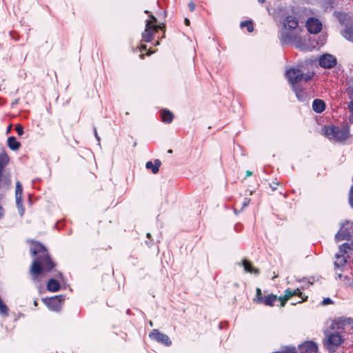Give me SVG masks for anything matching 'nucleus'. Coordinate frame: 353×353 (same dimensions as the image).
Segmentation results:
<instances>
[{
    "label": "nucleus",
    "instance_id": "43",
    "mask_svg": "<svg viewBox=\"0 0 353 353\" xmlns=\"http://www.w3.org/2000/svg\"><path fill=\"white\" fill-rule=\"evenodd\" d=\"M94 134H95V137L97 139L98 141H99V137H98V134H97V130L94 129Z\"/></svg>",
    "mask_w": 353,
    "mask_h": 353
},
{
    "label": "nucleus",
    "instance_id": "47",
    "mask_svg": "<svg viewBox=\"0 0 353 353\" xmlns=\"http://www.w3.org/2000/svg\"><path fill=\"white\" fill-rule=\"evenodd\" d=\"M245 200H246V201L244 203V206L247 205L248 204V202H249V200H247L246 199H245Z\"/></svg>",
    "mask_w": 353,
    "mask_h": 353
},
{
    "label": "nucleus",
    "instance_id": "5",
    "mask_svg": "<svg viewBox=\"0 0 353 353\" xmlns=\"http://www.w3.org/2000/svg\"><path fill=\"white\" fill-rule=\"evenodd\" d=\"M325 134L330 139L337 141L346 140L350 135V129L347 124L342 126H328L325 128Z\"/></svg>",
    "mask_w": 353,
    "mask_h": 353
},
{
    "label": "nucleus",
    "instance_id": "34",
    "mask_svg": "<svg viewBox=\"0 0 353 353\" xmlns=\"http://www.w3.org/2000/svg\"><path fill=\"white\" fill-rule=\"evenodd\" d=\"M188 7H189V9H190V11H194V9H195V4L194 3V2L190 1L188 3Z\"/></svg>",
    "mask_w": 353,
    "mask_h": 353
},
{
    "label": "nucleus",
    "instance_id": "20",
    "mask_svg": "<svg viewBox=\"0 0 353 353\" xmlns=\"http://www.w3.org/2000/svg\"><path fill=\"white\" fill-rule=\"evenodd\" d=\"M9 160L10 158L5 152H3L2 154H0V180L2 178L3 169L8 163Z\"/></svg>",
    "mask_w": 353,
    "mask_h": 353
},
{
    "label": "nucleus",
    "instance_id": "53",
    "mask_svg": "<svg viewBox=\"0 0 353 353\" xmlns=\"http://www.w3.org/2000/svg\"><path fill=\"white\" fill-rule=\"evenodd\" d=\"M150 325H152V321H150Z\"/></svg>",
    "mask_w": 353,
    "mask_h": 353
},
{
    "label": "nucleus",
    "instance_id": "40",
    "mask_svg": "<svg viewBox=\"0 0 353 353\" xmlns=\"http://www.w3.org/2000/svg\"><path fill=\"white\" fill-rule=\"evenodd\" d=\"M184 22H185V24L186 26H190V20L188 19H185V21Z\"/></svg>",
    "mask_w": 353,
    "mask_h": 353
},
{
    "label": "nucleus",
    "instance_id": "6",
    "mask_svg": "<svg viewBox=\"0 0 353 353\" xmlns=\"http://www.w3.org/2000/svg\"><path fill=\"white\" fill-rule=\"evenodd\" d=\"M353 251V243H343L339 247V251L336 254L334 265L337 268L344 266L347 263V258L349 254Z\"/></svg>",
    "mask_w": 353,
    "mask_h": 353
},
{
    "label": "nucleus",
    "instance_id": "16",
    "mask_svg": "<svg viewBox=\"0 0 353 353\" xmlns=\"http://www.w3.org/2000/svg\"><path fill=\"white\" fill-rule=\"evenodd\" d=\"M301 351L306 353H318V346L313 341H307L304 343L301 347Z\"/></svg>",
    "mask_w": 353,
    "mask_h": 353
},
{
    "label": "nucleus",
    "instance_id": "18",
    "mask_svg": "<svg viewBox=\"0 0 353 353\" xmlns=\"http://www.w3.org/2000/svg\"><path fill=\"white\" fill-rule=\"evenodd\" d=\"M312 109L317 113H321L325 109V103L321 99H314L312 103Z\"/></svg>",
    "mask_w": 353,
    "mask_h": 353
},
{
    "label": "nucleus",
    "instance_id": "46",
    "mask_svg": "<svg viewBox=\"0 0 353 353\" xmlns=\"http://www.w3.org/2000/svg\"><path fill=\"white\" fill-rule=\"evenodd\" d=\"M258 1L261 3H265V0H258Z\"/></svg>",
    "mask_w": 353,
    "mask_h": 353
},
{
    "label": "nucleus",
    "instance_id": "25",
    "mask_svg": "<svg viewBox=\"0 0 353 353\" xmlns=\"http://www.w3.org/2000/svg\"><path fill=\"white\" fill-rule=\"evenodd\" d=\"M347 94L350 99H353V77L349 81V86L347 89Z\"/></svg>",
    "mask_w": 353,
    "mask_h": 353
},
{
    "label": "nucleus",
    "instance_id": "41",
    "mask_svg": "<svg viewBox=\"0 0 353 353\" xmlns=\"http://www.w3.org/2000/svg\"><path fill=\"white\" fill-rule=\"evenodd\" d=\"M312 281H311V279H310L308 281V283L310 284V285H314L315 284L314 279L312 278Z\"/></svg>",
    "mask_w": 353,
    "mask_h": 353
},
{
    "label": "nucleus",
    "instance_id": "17",
    "mask_svg": "<svg viewBox=\"0 0 353 353\" xmlns=\"http://www.w3.org/2000/svg\"><path fill=\"white\" fill-rule=\"evenodd\" d=\"M145 12L147 14H149V17H150V19L147 20L146 23H149L150 26L162 30L163 31V34H165V25L163 23L157 25V19L152 14H150L148 10H145ZM164 37V35H163L162 37Z\"/></svg>",
    "mask_w": 353,
    "mask_h": 353
},
{
    "label": "nucleus",
    "instance_id": "31",
    "mask_svg": "<svg viewBox=\"0 0 353 353\" xmlns=\"http://www.w3.org/2000/svg\"><path fill=\"white\" fill-rule=\"evenodd\" d=\"M349 203L351 207L353 208V185L351 187L350 194H349Z\"/></svg>",
    "mask_w": 353,
    "mask_h": 353
},
{
    "label": "nucleus",
    "instance_id": "52",
    "mask_svg": "<svg viewBox=\"0 0 353 353\" xmlns=\"http://www.w3.org/2000/svg\"><path fill=\"white\" fill-rule=\"evenodd\" d=\"M143 54H141L140 57L143 59Z\"/></svg>",
    "mask_w": 353,
    "mask_h": 353
},
{
    "label": "nucleus",
    "instance_id": "50",
    "mask_svg": "<svg viewBox=\"0 0 353 353\" xmlns=\"http://www.w3.org/2000/svg\"><path fill=\"white\" fill-rule=\"evenodd\" d=\"M34 306H37V301H34Z\"/></svg>",
    "mask_w": 353,
    "mask_h": 353
},
{
    "label": "nucleus",
    "instance_id": "45",
    "mask_svg": "<svg viewBox=\"0 0 353 353\" xmlns=\"http://www.w3.org/2000/svg\"><path fill=\"white\" fill-rule=\"evenodd\" d=\"M152 53V51L149 50L147 53H146V55L149 56Z\"/></svg>",
    "mask_w": 353,
    "mask_h": 353
},
{
    "label": "nucleus",
    "instance_id": "29",
    "mask_svg": "<svg viewBox=\"0 0 353 353\" xmlns=\"http://www.w3.org/2000/svg\"><path fill=\"white\" fill-rule=\"evenodd\" d=\"M22 192H23L22 185L20 183V182L18 181V182H17V184H16L15 194H16V195H22Z\"/></svg>",
    "mask_w": 353,
    "mask_h": 353
},
{
    "label": "nucleus",
    "instance_id": "28",
    "mask_svg": "<svg viewBox=\"0 0 353 353\" xmlns=\"http://www.w3.org/2000/svg\"><path fill=\"white\" fill-rule=\"evenodd\" d=\"M348 108L350 109V121L353 123V98L351 99V101L348 105Z\"/></svg>",
    "mask_w": 353,
    "mask_h": 353
},
{
    "label": "nucleus",
    "instance_id": "15",
    "mask_svg": "<svg viewBox=\"0 0 353 353\" xmlns=\"http://www.w3.org/2000/svg\"><path fill=\"white\" fill-rule=\"evenodd\" d=\"M239 265L243 267L244 272L246 273H250L254 275H258L260 273V270L256 268L248 259H243L242 262L239 263Z\"/></svg>",
    "mask_w": 353,
    "mask_h": 353
},
{
    "label": "nucleus",
    "instance_id": "21",
    "mask_svg": "<svg viewBox=\"0 0 353 353\" xmlns=\"http://www.w3.org/2000/svg\"><path fill=\"white\" fill-rule=\"evenodd\" d=\"M8 146L12 150H17L21 147V143L14 137H10L8 139Z\"/></svg>",
    "mask_w": 353,
    "mask_h": 353
},
{
    "label": "nucleus",
    "instance_id": "3",
    "mask_svg": "<svg viewBox=\"0 0 353 353\" xmlns=\"http://www.w3.org/2000/svg\"><path fill=\"white\" fill-rule=\"evenodd\" d=\"M284 28L287 30H294L296 33L290 34L288 32H283L281 35L280 40L283 43L299 42L301 37L298 35L297 32L299 29V21L296 17L293 16H288L285 18L283 22Z\"/></svg>",
    "mask_w": 353,
    "mask_h": 353
},
{
    "label": "nucleus",
    "instance_id": "7",
    "mask_svg": "<svg viewBox=\"0 0 353 353\" xmlns=\"http://www.w3.org/2000/svg\"><path fill=\"white\" fill-rule=\"evenodd\" d=\"M343 343L342 336L337 332L330 333L327 335L324 345L327 348L331 351L334 350V348L341 346Z\"/></svg>",
    "mask_w": 353,
    "mask_h": 353
},
{
    "label": "nucleus",
    "instance_id": "24",
    "mask_svg": "<svg viewBox=\"0 0 353 353\" xmlns=\"http://www.w3.org/2000/svg\"><path fill=\"white\" fill-rule=\"evenodd\" d=\"M61 285H65L64 282H59L55 279H50L47 283L46 287H61Z\"/></svg>",
    "mask_w": 353,
    "mask_h": 353
},
{
    "label": "nucleus",
    "instance_id": "19",
    "mask_svg": "<svg viewBox=\"0 0 353 353\" xmlns=\"http://www.w3.org/2000/svg\"><path fill=\"white\" fill-rule=\"evenodd\" d=\"M161 165V161L159 159H156L154 163L152 161H148L145 164V168L148 170H151L153 174H157L159 170Z\"/></svg>",
    "mask_w": 353,
    "mask_h": 353
},
{
    "label": "nucleus",
    "instance_id": "35",
    "mask_svg": "<svg viewBox=\"0 0 353 353\" xmlns=\"http://www.w3.org/2000/svg\"><path fill=\"white\" fill-rule=\"evenodd\" d=\"M21 196L22 195H16V201H17V204L21 203Z\"/></svg>",
    "mask_w": 353,
    "mask_h": 353
},
{
    "label": "nucleus",
    "instance_id": "27",
    "mask_svg": "<svg viewBox=\"0 0 353 353\" xmlns=\"http://www.w3.org/2000/svg\"><path fill=\"white\" fill-rule=\"evenodd\" d=\"M344 37L353 43V31L351 32V30H347L344 34Z\"/></svg>",
    "mask_w": 353,
    "mask_h": 353
},
{
    "label": "nucleus",
    "instance_id": "1",
    "mask_svg": "<svg viewBox=\"0 0 353 353\" xmlns=\"http://www.w3.org/2000/svg\"><path fill=\"white\" fill-rule=\"evenodd\" d=\"M28 242L30 244V254L34 257L29 272L33 280H38L44 273L52 271L57 263L42 243L34 240H28Z\"/></svg>",
    "mask_w": 353,
    "mask_h": 353
},
{
    "label": "nucleus",
    "instance_id": "51",
    "mask_svg": "<svg viewBox=\"0 0 353 353\" xmlns=\"http://www.w3.org/2000/svg\"><path fill=\"white\" fill-rule=\"evenodd\" d=\"M159 41H157L156 42V45H159Z\"/></svg>",
    "mask_w": 353,
    "mask_h": 353
},
{
    "label": "nucleus",
    "instance_id": "48",
    "mask_svg": "<svg viewBox=\"0 0 353 353\" xmlns=\"http://www.w3.org/2000/svg\"><path fill=\"white\" fill-rule=\"evenodd\" d=\"M168 152L170 153V154H172V150H171V149L168 150Z\"/></svg>",
    "mask_w": 353,
    "mask_h": 353
},
{
    "label": "nucleus",
    "instance_id": "30",
    "mask_svg": "<svg viewBox=\"0 0 353 353\" xmlns=\"http://www.w3.org/2000/svg\"><path fill=\"white\" fill-rule=\"evenodd\" d=\"M15 130L19 135H22L23 134V128L21 125L17 124L15 127Z\"/></svg>",
    "mask_w": 353,
    "mask_h": 353
},
{
    "label": "nucleus",
    "instance_id": "49",
    "mask_svg": "<svg viewBox=\"0 0 353 353\" xmlns=\"http://www.w3.org/2000/svg\"><path fill=\"white\" fill-rule=\"evenodd\" d=\"M150 236H151L150 234V233H148V234H147V237H148V238H150Z\"/></svg>",
    "mask_w": 353,
    "mask_h": 353
},
{
    "label": "nucleus",
    "instance_id": "36",
    "mask_svg": "<svg viewBox=\"0 0 353 353\" xmlns=\"http://www.w3.org/2000/svg\"><path fill=\"white\" fill-rule=\"evenodd\" d=\"M10 35L11 37L15 39V40H18V37L17 36V33H14V32H10Z\"/></svg>",
    "mask_w": 353,
    "mask_h": 353
},
{
    "label": "nucleus",
    "instance_id": "13",
    "mask_svg": "<svg viewBox=\"0 0 353 353\" xmlns=\"http://www.w3.org/2000/svg\"><path fill=\"white\" fill-rule=\"evenodd\" d=\"M159 28L150 26L149 23H145V30L142 33V41L150 42L153 40L154 34L158 32Z\"/></svg>",
    "mask_w": 353,
    "mask_h": 353
},
{
    "label": "nucleus",
    "instance_id": "44",
    "mask_svg": "<svg viewBox=\"0 0 353 353\" xmlns=\"http://www.w3.org/2000/svg\"><path fill=\"white\" fill-rule=\"evenodd\" d=\"M57 276L59 277H60L61 279H63V276H62V274L61 272H58Z\"/></svg>",
    "mask_w": 353,
    "mask_h": 353
},
{
    "label": "nucleus",
    "instance_id": "2",
    "mask_svg": "<svg viewBox=\"0 0 353 353\" xmlns=\"http://www.w3.org/2000/svg\"><path fill=\"white\" fill-rule=\"evenodd\" d=\"M293 296H297L299 299L296 303H302L305 301L307 296H303L299 288H296L293 291L287 290L283 296H277L273 294L263 296L261 288H256V296L254 302L257 304H263L266 306H273L276 301L280 303V307H284L287 301L290 299Z\"/></svg>",
    "mask_w": 353,
    "mask_h": 353
},
{
    "label": "nucleus",
    "instance_id": "22",
    "mask_svg": "<svg viewBox=\"0 0 353 353\" xmlns=\"http://www.w3.org/2000/svg\"><path fill=\"white\" fill-rule=\"evenodd\" d=\"M161 119L163 122L170 123L173 119V114L169 110H163L161 113Z\"/></svg>",
    "mask_w": 353,
    "mask_h": 353
},
{
    "label": "nucleus",
    "instance_id": "32",
    "mask_svg": "<svg viewBox=\"0 0 353 353\" xmlns=\"http://www.w3.org/2000/svg\"><path fill=\"white\" fill-rule=\"evenodd\" d=\"M339 277L341 279L342 278H343L345 280V279H347V281H351L350 283H345L344 285H353V278H347V276H343L341 274H339Z\"/></svg>",
    "mask_w": 353,
    "mask_h": 353
},
{
    "label": "nucleus",
    "instance_id": "10",
    "mask_svg": "<svg viewBox=\"0 0 353 353\" xmlns=\"http://www.w3.org/2000/svg\"><path fill=\"white\" fill-rule=\"evenodd\" d=\"M335 14L340 24L343 27V30H341L343 37L347 30H351V32L353 31V19L350 14L341 12H335Z\"/></svg>",
    "mask_w": 353,
    "mask_h": 353
},
{
    "label": "nucleus",
    "instance_id": "37",
    "mask_svg": "<svg viewBox=\"0 0 353 353\" xmlns=\"http://www.w3.org/2000/svg\"><path fill=\"white\" fill-rule=\"evenodd\" d=\"M146 50H147V46H146V45H144V44L141 45V48H140V50H141V52H143V51Z\"/></svg>",
    "mask_w": 353,
    "mask_h": 353
},
{
    "label": "nucleus",
    "instance_id": "38",
    "mask_svg": "<svg viewBox=\"0 0 353 353\" xmlns=\"http://www.w3.org/2000/svg\"><path fill=\"white\" fill-rule=\"evenodd\" d=\"M4 210L2 207L0 206V219L3 216Z\"/></svg>",
    "mask_w": 353,
    "mask_h": 353
},
{
    "label": "nucleus",
    "instance_id": "39",
    "mask_svg": "<svg viewBox=\"0 0 353 353\" xmlns=\"http://www.w3.org/2000/svg\"><path fill=\"white\" fill-rule=\"evenodd\" d=\"M61 288H47L48 290L50 292H57Z\"/></svg>",
    "mask_w": 353,
    "mask_h": 353
},
{
    "label": "nucleus",
    "instance_id": "11",
    "mask_svg": "<svg viewBox=\"0 0 353 353\" xmlns=\"http://www.w3.org/2000/svg\"><path fill=\"white\" fill-rule=\"evenodd\" d=\"M353 233V223L347 221L344 223L339 232L336 234L335 239L337 241L350 238Z\"/></svg>",
    "mask_w": 353,
    "mask_h": 353
},
{
    "label": "nucleus",
    "instance_id": "23",
    "mask_svg": "<svg viewBox=\"0 0 353 353\" xmlns=\"http://www.w3.org/2000/svg\"><path fill=\"white\" fill-rule=\"evenodd\" d=\"M241 28H243V27H246L247 28V30L249 32H252L253 30H254V26H253V23L252 21H242L241 23Z\"/></svg>",
    "mask_w": 353,
    "mask_h": 353
},
{
    "label": "nucleus",
    "instance_id": "26",
    "mask_svg": "<svg viewBox=\"0 0 353 353\" xmlns=\"http://www.w3.org/2000/svg\"><path fill=\"white\" fill-rule=\"evenodd\" d=\"M294 90L296 92V95L297 98L299 99V100L304 101L305 97L302 94L301 89H299V88H296V86H294Z\"/></svg>",
    "mask_w": 353,
    "mask_h": 353
},
{
    "label": "nucleus",
    "instance_id": "4",
    "mask_svg": "<svg viewBox=\"0 0 353 353\" xmlns=\"http://www.w3.org/2000/svg\"><path fill=\"white\" fill-rule=\"evenodd\" d=\"M285 75L289 82L294 87L301 81L307 82L311 80L314 76V72L310 70L305 71V67L302 65L299 68L288 69L285 72Z\"/></svg>",
    "mask_w": 353,
    "mask_h": 353
},
{
    "label": "nucleus",
    "instance_id": "12",
    "mask_svg": "<svg viewBox=\"0 0 353 353\" xmlns=\"http://www.w3.org/2000/svg\"><path fill=\"white\" fill-rule=\"evenodd\" d=\"M319 63L323 68H332L336 64V59L332 54H325L319 57Z\"/></svg>",
    "mask_w": 353,
    "mask_h": 353
},
{
    "label": "nucleus",
    "instance_id": "33",
    "mask_svg": "<svg viewBox=\"0 0 353 353\" xmlns=\"http://www.w3.org/2000/svg\"><path fill=\"white\" fill-rule=\"evenodd\" d=\"M333 301L330 298H325L321 302V304L323 305H327L329 304H332Z\"/></svg>",
    "mask_w": 353,
    "mask_h": 353
},
{
    "label": "nucleus",
    "instance_id": "42",
    "mask_svg": "<svg viewBox=\"0 0 353 353\" xmlns=\"http://www.w3.org/2000/svg\"><path fill=\"white\" fill-rule=\"evenodd\" d=\"M252 172L251 171L248 170V171L246 172V176H252Z\"/></svg>",
    "mask_w": 353,
    "mask_h": 353
},
{
    "label": "nucleus",
    "instance_id": "14",
    "mask_svg": "<svg viewBox=\"0 0 353 353\" xmlns=\"http://www.w3.org/2000/svg\"><path fill=\"white\" fill-rule=\"evenodd\" d=\"M306 28L310 33L316 34L321 30L322 24L319 19L310 18L306 22Z\"/></svg>",
    "mask_w": 353,
    "mask_h": 353
},
{
    "label": "nucleus",
    "instance_id": "8",
    "mask_svg": "<svg viewBox=\"0 0 353 353\" xmlns=\"http://www.w3.org/2000/svg\"><path fill=\"white\" fill-rule=\"evenodd\" d=\"M65 299V295L59 294L43 298V301L51 310L59 311L61 308Z\"/></svg>",
    "mask_w": 353,
    "mask_h": 353
},
{
    "label": "nucleus",
    "instance_id": "9",
    "mask_svg": "<svg viewBox=\"0 0 353 353\" xmlns=\"http://www.w3.org/2000/svg\"><path fill=\"white\" fill-rule=\"evenodd\" d=\"M148 336L152 341L161 343L164 346L169 347L172 345V340L170 337L167 334L161 332L157 329L151 330Z\"/></svg>",
    "mask_w": 353,
    "mask_h": 353
}]
</instances>
